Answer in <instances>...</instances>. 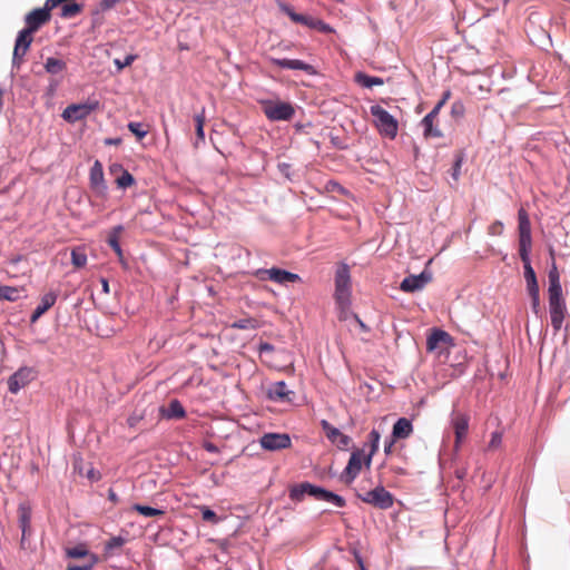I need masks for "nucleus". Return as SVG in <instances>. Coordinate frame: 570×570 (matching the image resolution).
I'll use <instances>...</instances> for the list:
<instances>
[{"label":"nucleus","instance_id":"obj_1","mask_svg":"<svg viewBox=\"0 0 570 570\" xmlns=\"http://www.w3.org/2000/svg\"><path fill=\"white\" fill-rule=\"evenodd\" d=\"M51 20V14H47V10L36 8L24 16V28H22L16 38L13 55H12V69H19L23 62L24 56L28 52L32 41L33 33H36L42 26Z\"/></svg>","mask_w":570,"mask_h":570},{"label":"nucleus","instance_id":"obj_2","mask_svg":"<svg viewBox=\"0 0 570 570\" xmlns=\"http://www.w3.org/2000/svg\"><path fill=\"white\" fill-rule=\"evenodd\" d=\"M370 112L375 118L376 127L382 135L391 139L396 137L399 124L394 116L380 105L371 106Z\"/></svg>","mask_w":570,"mask_h":570},{"label":"nucleus","instance_id":"obj_3","mask_svg":"<svg viewBox=\"0 0 570 570\" xmlns=\"http://www.w3.org/2000/svg\"><path fill=\"white\" fill-rule=\"evenodd\" d=\"M263 112L271 121H288L295 115V109L291 102L287 101H262Z\"/></svg>","mask_w":570,"mask_h":570},{"label":"nucleus","instance_id":"obj_4","mask_svg":"<svg viewBox=\"0 0 570 570\" xmlns=\"http://www.w3.org/2000/svg\"><path fill=\"white\" fill-rule=\"evenodd\" d=\"M357 498L364 503L371 504L381 510H387L394 503L393 494L383 485H377L363 494L358 493Z\"/></svg>","mask_w":570,"mask_h":570},{"label":"nucleus","instance_id":"obj_5","mask_svg":"<svg viewBox=\"0 0 570 570\" xmlns=\"http://www.w3.org/2000/svg\"><path fill=\"white\" fill-rule=\"evenodd\" d=\"M256 276L262 281L269 279L279 285L301 281V276L298 274L278 267L261 268L256 272Z\"/></svg>","mask_w":570,"mask_h":570},{"label":"nucleus","instance_id":"obj_6","mask_svg":"<svg viewBox=\"0 0 570 570\" xmlns=\"http://www.w3.org/2000/svg\"><path fill=\"white\" fill-rule=\"evenodd\" d=\"M363 450L356 449L351 453L347 465L340 474V480L345 484H351L360 474L364 463Z\"/></svg>","mask_w":570,"mask_h":570},{"label":"nucleus","instance_id":"obj_7","mask_svg":"<svg viewBox=\"0 0 570 570\" xmlns=\"http://www.w3.org/2000/svg\"><path fill=\"white\" fill-rule=\"evenodd\" d=\"M98 106V101L71 104L62 111L61 116L68 122H76L88 117Z\"/></svg>","mask_w":570,"mask_h":570},{"label":"nucleus","instance_id":"obj_8","mask_svg":"<svg viewBox=\"0 0 570 570\" xmlns=\"http://www.w3.org/2000/svg\"><path fill=\"white\" fill-rule=\"evenodd\" d=\"M89 184L94 194L99 198H106L108 195V186L105 181L104 167L99 160H96L90 168Z\"/></svg>","mask_w":570,"mask_h":570},{"label":"nucleus","instance_id":"obj_9","mask_svg":"<svg viewBox=\"0 0 570 570\" xmlns=\"http://www.w3.org/2000/svg\"><path fill=\"white\" fill-rule=\"evenodd\" d=\"M261 446L266 451H279L292 445L291 436L287 433H264L259 439Z\"/></svg>","mask_w":570,"mask_h":570},{"label":"nucleus","instance_id":"obj_10","mask_svg":"<svg viewBox=\"0 0 570 570\" xmlns=\"http://www.w3.org/2000/svg\"><path fill=\"white\" fill-rule=\"evenodd\" d=\"M334 298H351V275L346 264H342L336 269Z\"/></svg>","mask_w":570,"mask_h":570},{"label":"nucleus","instance_id":"obj_11","mask_svg":"<svg viewBox=\"0 0 570 570\" xmlns=\"http://www.w3.org/2000/svg\"><path fill=\"white\" fill-rule=\"evenodd\" d=\"M36 377V371L32 367L22 366L18 368L8 379V390L12 394H17L22 387L29 384Z\"/></svg>","mask_w":570,"mask_h":570},{"label":"nucleus","instance_id":"obj_12","mask_svg":"<svg viewBox=\"0 0 570 570\" xmlns=\"http://www.w3.org/2000/svg\"><path fill=\"white\" fill-rule=\"evenodd\" d=\"M320 424L327 440L332 444L336 445L338 450L346 451L350 448L352 443L351 436L342 433L337 428L333 426L327 420H322Z\"/></svg>","mask_w":570,"mask_h":570},{"label":"nucleus","instance_id":"obj_13","mask_svg":"<svg viewBox=\"0 0 570 570\" xmlns=\"http://www.w3.org/2000/svg\"><path fill=\"white\" fill-rule=\"evenodd\" d=\"M432 281V273L428 269L422 271L417 275H409L400 284V289L405 293H414L422 289Z\"/></svg>","mask_w":570,"mask_h":570},{"label":"nucleus","instance_id":"obj_14","mask_svg":"<svg viewBox=\"0 0 570 570\" xmlns=\"http://www.w3.org/2000/svg\"><path fill=\"white\" fill-rule=\"evenodd\" d=\"M323 487L309 483L307 481L294 484L288 490V497L292 501L301 502L304 495H309L317 500Z\"/></svg>","mask_w":570,"mask_h":570},{"label":"nucleus","instance_id":"obj_15","mask_svg":"<svg viewBox=\"0 0 570 570\" xmlns=\"http://www.w3.org/2000/svg\"><path fill=\"white\" fill-rule=\"evenodd\" d=\"M267 396L273 402L291 403L295 397V392L288 389L285 381H278L268 386Z\"/></svg>","mask_w":570,"mask_h":570},{"label":"nucleus","instance_id":"obj_16","mask_svg":"<svg viewBox=\"0 0 570 570\" xmlns=\"http://www.w3.org/2000/svg\"><path fill=\"white\" fill-rule=\"evenodd\" d=\"M548 278H549V287H548L549 303H563L564 299L562 298V286L560 283V275H559L558 268L554 263L552 264L551 268L549 269Z\"/></svg>","mask_w":570,"mask_h":570},{"label":"nucleus","instance_id":"obj_17","mask_svg":"<svg viewBox=\"0 0 570 570\" xmlns=\"http://www.w3.org/2000/svg\"><path fill=\"white\" fill-rule=\"evenodd\" d=\"M271 62L272 65L282 69L302 70L311 76L316 75V69L314 68V66L299 59L271 58Z\"/></svg>","mask_w":570,"mask_h":570},{"label":"nucleus","instance_id":"obj_18","mask_svg":"<svg viewBox=\"0 0 570 570\" xmlns=\"http://www.w3.org/2000/svg\"><path fill=\"white\" fill-rule=\"evenodd\" d=\"M279 10L285 13L293 22L301 23L309 29L316 28L317 19L308 14L297 13L292 6L285 2L278 3Z\"/></svg>","mask_w":570,"mask_h":570},{"label":"nucleus","instance_id":"obj_19","mask_svg":"<svg viewBox=\"0 0 570 570\" xmlns=\"http://www.w3.org/2000/svg\"><path fill=\"white\" fill-rule=\"evenodd\" d=\"M452 341L453 338L448 332L441 328H433L426 338V350L429 352L435 351L441 344H452Z\"/></svg>","mask_w":570,"mask_h":570},{"label":"nucleus","instance_id":"obj_20","mask_svg":"<svg viewBox=\"0 0 570 570\" xmlns=\"http://www.w3.org/2000/svg\"><path fill=\"white\" fill-rule=\"evenodd\" d=\"M58 298V294L53 291L46 293L40 301V304L35 308L30 316V323H36L49 308H51Z\"/></svg>","mask_w":570,"mask_h":570},{"label":"nucleus","instance_id":"obj_21","mask_svg":"<svg viewBox=\"0 0 570 570\" xmlns=\"http://www.w3.org/2000/svg\"><path fill=\"white\" fill-rule=\"evenodd\" d=\"M436 110L430 111L421 120V126L423 128V135L425 138L443 137L442 131L436 126H434V120L436 119Z\"/></svg>","mask_w":570,"mask_h":570},{"label":"nucleus","instance_id":"obj_22","mask_svg":"<svg viewBox=\"0 0 570 570\" xmlns=\"http://www.w3.org/2000/svg\"><path fill=\"white\" fill-rule=\"evenodd\" d=\"M567 308L566 303H549L551 325L556 332L560 331Z\"/></svg>","mask_w":570,"mask_h":570},{"label":"nucleus","instance_id":"obj_23","mask_svg":"<svg viewBox=\"0 0 570 570\" xmlns=\"http://www.w3.org/2000/svg\"><path fill=\"white\" fill-rule=\"evenodd\" d=\"M413 433L412 421L406 417H400L393 424L392 436L393 439L401 440L407 439Z\"/></svg>","mask_w":570,"mask_h":570},{"label":"nucleus","instance_id":"obj_24","mask_svg":"<svg viewBox=\"0 0 570 570\" xmlns=\"http://www.w3.org/2000/svg\"><path fill=\"white\" fill-rule=\"evenodd\" d=\"M380 440H381V433L376 429H373L368 433L367 442L364 444V446H366V445L370 446L368 453L364 456V465L366 468L371 466L373 455L379 450Z\"/></svg>","mask_w":570,"mask_h":570},{"label":"nucleus","instance_id":"obj_25","mask_svg":"<svg viewBox=\"0 0 570 570\" xmlns=\"http://www.w3.org/2000/svg\"><path fill=\"white\" fill-rule=\"evenodd\" d=\"M453 428L455 433V446L459 448L462 440L465 438L469 429V417L464 414L458 415L453 420Z\"/></svg>","mask_w":570,"mask_h":570},{"label":"nucleus","instance_id":"obj_26","mask_svg":"<svg viewBox=\"0 0 570 570\" xmlns=\"http://www.w3.org/2000/svg\"><path fill=\"white\" fill-rule=\"evenodd\" d=\"M166 419L180 420L186 416V411L179 400L174 399L169 402L168 407L163 411Z\"/></svg>","mask_w":570,"mask_h":570},{"label":"nucleus","instance_id":"obj_27","mask_svg":"<svg viewBox=\"0 0 570 570\" xmlns=\"http://www.w3.org/2000/svg\"><path fill=\"white\" fill-rule=\"evenodd\" d=\"M522 263H523V274H524V278H525V282H527V289L528 292L530 291H535V289H539V284H538V281H537V275H535V272L531 265V259L530 258H527V259H521Z\"/></svg>","mask_w":570,"mask_h":570},{"label":"nucleus","instance_id":"obj_28","mask_svg":"<svg viewBox=\"0 0 570 570\" xmlns=\"http://www.w3.org/2000/svg\"><path fill=\"white\" fill-rule=\"evenodd\" d=\"M124 230V226L122 225H117L115 226L108 237H107V243L108 245L114 249V252L116 253V255L118 256V258L121 261L122 257H124V253H122V249H121V246H120V243H119V234Z\"/></svg>","mask_w":570,"mask_h":570},{"label":"nucleus","instance_id":"obj_29","mask_svg":"<svg viewBox=\"0 0 570 570\" xmlns=\"http://www.w3.org/2000/svg\"><path fill=\"white\" fill-rule=\"evenodd\" d=\"M337 311H338V320L347 322L348 320H354V315H356L352 309V301L351 298H338L335 299Z\"/></svg>","mask_w":570,"mask_h":570},{"label":"nucleus","instance_id":"obj_30","mask_svg":"<svg viewBox=\"0 0 570 570\" xmlns=\"http://www.w3.org/2000/svg\"><path fill=\"white\" fill-rule=\"evenodd\" d=\"M354 80L357 85L368 89L373 88L374 86H382L384 83L382 78L370 76L362 71L355 73Z\"/></svg>","mask_w":570,"mask_h":570},{"label":"nucleus","instance_id":"obj_31","mask_svg":"<svg viewBox=\"0 0 570 570\" xmlns=\"http://www.w3.org/2000/svg\"><path fill=\"white\" fill-rule=\"evenodd\" d=\"M317 500L331 503L337 508H344L346 505V500L342 495L334 493L325 488H322Z\"/></svg>","mask_w":570,"mask_h":570},{"label":"nucleus","instance_id":"obj_32","mask_svg":"<svg viewBox=\"0 0 570 570\" xmlns=\"http://www.w3.org/2000/svg\"><path fill=\"white\" fill-rule=\"evenodd\" d=\"M22 289L8 285H0V301L16 302L22 297Z\"/></svg>","mask_w":570,"mask_h":570},{"label":"nucleus","instance_id":"obj_33","mask_svg":"<svg viewBox=\"0 0 570 570\" xmlns=\"http://www.w3.org/2000/svg\"><path fill=\"white\" fill-rule=\"evenodd\" d=\"M18 523L20 530L31 529V509L30 507L21 503L18 507Z\"/></svg>","mask_w":570,"mask_h":570},{"label":"nucleus","instance_id":"obj_34","mask_svg":"<svg viewBox=\"0 0 570 570\" xmlns=\"http://www.w3.org/2000/svg\"><path fill=\"white\" fill-rule=\"evenodd\" d=\"M83 10L82 3L69 2L61 6L60 17L62 19H70L79 14Z\"/></svg>","mask_w":570,"mask_h":570},{"label":"nucleus","instance_id":"obj_35","mask_svg":"<svg viewBox=\"0 0 570 570\" xmlns=\"http://www.w3.org/2000/svg\"><path fill=\"white\" fill-rule=\"evenodd\" d=\"M66 68H67L66 62L63 60L55 58V57L47 58V60L45 62V69L50 75L60 73Z\"/></svg>","mask_w":570,"mask_h":570},{"label":"nucleus","instance_id":"obj_36","mask_svg":"<svg viewBox=\"0 0 570 570\" xmlns=\"http://www.w3.org/2000/svg\"><path fill=\"white\" fill-rule=\"evenodd\" d=\"M131 509L146 518L158 517V515L165 514V511L163 509L153 508V507L144 505L140 503H135L131 507Z\"/></svg>","mask_w":570,"mask_h":570},{"label":"nucleus","instance_id":"obj_37","mask_svg":"<svg viewBox=\"0 0 570 570\" xmlns=\"http://www.w3.org/2000/svg\"><path fill=\"white\" fill-rule=\"evenodd\" d=\"M126 541H127L126 538H124L121 535H116V537L110 538L105 543V548H104L105 554L108 557L114 556L115 550L120 549L126 543Z\"/></svg>","mask_w":570,"mask_h":570},{"label":"nucleus","instance_id":"obj_38","mask_svg":"<svg viewBox=\"0 0 570 570\" xmlns=\"http://www.w3.org/2000/svg\"><path fill=\"white\" fill-rule=\"evenodd\" d=\"M531 244V235H519V255L521 259L530 258Z\"/></svg>","mask_w":570,"mask_h":570},{"label":"nucleus","instance_id":"obj_39","mask_svg":"<svg viewBox=\"0 0 570 570\" xmlns=\"http://www.w3.org/2000/svg\"><path fill=\"white\" fill-rule=\"evenodd\" d=\"M519 218V235H531V224L527 212L521 208L518 213Z\"/></svg>","mask_w":570,"mask_h":570},{"label":"nucleus","instance_id":"obj_40","mask_svg":"<svg viewBox=\"0 0 570 570\" xmlns=\"http://www.w3.org/2000/svg\"><path fill=\"white\" fill-rule=\"evenodd\" d=\"M127 128L138 140L144 139L148 135V129L142 122L129 121Z\"/></svg>","mask_w":570,"mask_h":570},{"label":"nucleus","instance_id":"obj_41","mask_svg":"<svg viewBox=\"0 0 570 570\" xmlns=\"http://www.w3.org/2000/svg\"><path fill=\"white\" fill-rule=\"evenodd\" d=\"M67 557L72 559H80L88 557L90 559V552L83 544H77L72 548L67 549Z\"/></svg>","mask_w":570,"mask_h":570},{"label":"nucleus","instance_id":"obj_42","mask_svg":"<svg viewBox=\"0 0 570 570\" xmlns=\"http://www.w3.org/2000/svg\"><path fill=\"white\" fill-rule=\"evenodd\" d=\"M135 183V177L128 170H122L121 175L116 179L117 187L120 189H126Z\"/></svg>","mask_w":570,"mask_h":570},{"label":"nucleus","instance_id":"obj_43","mask_svg":"<svg viewBox=\"0 0 570 570\" xmlns=\"http://www.w3.org/2000/svg\"><path fill=\"white\" fill-rule=\"evenodd\" d=\"M195 121H196V136H197V141L195 142V146H197L198 141H202V142L205 141V131H204L205 116H204V110L200 114H197L195 116Z\"/></svg>","mask_w":570,"mask_h":570},{"label":"nucleus","instance_id":"obj_44","mask_svg":"<svg viewBox=\"0 0 570 570\" xmlns=\"http://www.w3.org/2000/svg\"><path fill=\"white\" fill-rule=\"evenodd\" d=\"M232 327L237 330H255L257 321L252 317L239 318L232 324Z\"/></svg>","mask_w":570,"mask_h":570},{"label":"nucleus","instance_id":"obj_45","mask_svg":"<svg viewBox=\"0 0 570 570\" xmlns=\"http://www.w3.org/2000/svg\"><path fill=\"white\" fill-rule=\"evenodd\" d=\"M531 298V309L537 316L542 315V309L540 306V289L528 292Z\"/></svg>","mask_w":570,"mask_h":570},{"label":"nucleus","instance_id":"obj_46","mask_svg":"<svg viewBox=\"0 0 570 570\" xmlns=\"http://www.w3.org/2000/svg\"><path fill=\"white\" fill-rule=\"evenodd\" d=\"M465 114V106L462 100H455L451 105V116L454 120H461Z\"/></svg>","mask_w":570,"mask_h":570},{"label":"nucleus","instance_id":"obj_47","mask_svg":"<svg viewBox=\"0 0 570 570\" xmlns=\"http://www.w3.org/2000/svg\"><path fill=\"white\" fill-rule=\"evenodd\" d=\"M71 263L76 267H83L87 264V255L83 252L73 249L71 252Z\"/></svg>","mask_w":570,"mask_h":570},{"label":"nucleus","instance_id":"obj_48","mask_svg":"<svg viewBox=\"0 0 570 570\" xmlns=\"http://www.w3.org/2000/svg\"><path fill=\"white\" fill-rule=\"evenodd\" d=\"M136 59V55H127L124 59L116 58L114 60V65L116 66L117 71H121L126 67L130 66Z\"/></svg>","mask_w":570,"mask_h":570},{"label":"nucleus","instance_id":"obj_49","mask_svg":"<svg viewBox=\"0 0 570 570\" xmlns=\"http://www.w3.org/2000/svg\"><path fill=\"white\" fill-rule=\"evenodd\" d=\"M200 513L204 521L212 522L214 524L218 523L219 521L216 512L208 507H202Z\"/></svg>","mask_w":570,"mask_h":570},{"label":"nucleus","instance_id":"obj_50","mask_svg":"<svg viewBox=\"0 0 570 570\" xmlns=\"http://www.w3.org/2000/svg\"><path fill=\"white\" fill-rule=\"evenodd\" d=\"M462 164H463V156L459 154L455 156L454 163L451 168V176L455 181L459 180V178H460Z\"/></svg>","mask_w":570,"mask_h":570},{"label":"nucleus","instance_id":"obj_51","mask_svg":"<svg viewBox=\"0 0 570 570\" xmlns=\"http://www.w3.org/2000/svg\"><path fill=\"white\" fill-rule=\"evenodd\" d=\"M99 558L97 554H90V560L83 566H68L67 570H92L94 566L98 562Z\"/></svg>","mask_w":570,"mask_h":570},{"label":"nucleus","instance_id":"obj_52","mask_svg":"<svg viewBox=\"0 0 570 570\" xmlns=\"http://www.w3.org/2000/svg\"><path fill=\"white\" fill-rule=\"evenodd\" d=\"M502 444V433L499 431H494L491 433V439L488 444L490 450L497 449Z\"/></svg>","mask_w":570,"mask_h":570},{"label":"nucleus","instance_id":"obj_53","mask_svg":"<svg viewBox=\"0 0 570 570\" xmlns=\"http://www.w3.org/2000/svg\"><path fill=\"white\" fill-rule=\"evenodd\" d=\"M451 97V91L450 90H445L443 91L442 94V97L441 99L439 100V102L432 108L431 111H435L436 110V116H439L440 114V110L442 109V107L445 105V102L450 99Z\"/></svg>","mask_w":570,"mask_h":570},{"label":"nucleus","instance_id":"obj_54","mask_svg":"<svg viewBox=\"0 0 570 570\" xmlns=\"http://www.w3.org/2000/svg\"><path fill=\"white\" fill-rule=\"evenodd\" d=\"M257 351H258L259 355L263 356L265 354L273 353L275 351V347L273 344H271L268 342H261L257 347Z\"/></svg>","mask_w":570,"mask_h":570},{"label":"nucleus","instance_id":"obj_55","mask_svg":"<svg viewBox=\"0 0 570 570\" xmlns=\"http://www.w3.org/2000/svg\"><path fill=\"white\" fill-rule=\"evenodd\" d=\"M315 30H318V31H321L323 33H332V32H334V28L332 26H330L328 23L324 22L321 19H317Z\"/></svg>","mask_w":570,"mask_h":570},{"label":"nucleus","instance_id":"obj_56","mask_svg":"<svg viewBox=\"0 0 570 570\" xmlns=\"http://www.w3.org/2000/svg\"><path fill=\"white\" fill-rule=\"evenodd\" d=\"M60 4H62L60 0H46L41 9L47 10V14H51V11Z\"/></svg>","mask_w":570,"mask_h":570},{"label":"nucleus","instance_id":"obj_57","mask_svg":"<svg viewBox=\"0 0 570 570\" xmlns=\"http://www.w3.org/2000/svg\"><path fill=\"white\" fill-rule=\"evenodd\" d=\"M503 230V224L499 220L494 222L489 226V234L490 235H500Z\"/></svg>","mask_w":570,"mask_h":570},{"label":"nucleus","instance_id":"obj_58","mask_svg":"<svg viewBox=\"0 0 570 570\" xmlns=\"http://www.w3.org/2000/svg\"><path fill=\"white\" fill-rule=\"evenodd\" d=\"M58 86H59V81L56 79H51L47 87V96H49V97L55 96Z\"/></svg>","mask_w":570,"mask_h":570},{"label":"nucleus","instance_id":"obj_59","mask_svg":"<svg viewBox=\"0 0 570 570\" xmlns=\"http://www.w3.org/2000/svg\"><path fill=\"white\" fill-rule=\"evenodd\" d=\"M395 441H396V439H393V436H392V435L390 436V439H389V440L386 439V440L384 441V453H385L386 455L391 454V452H392V448H393V445H394Z\"/></svg>","mask_w":570,"mask_h":570},{"label":"nucleus","instance_id":"obj_60","mask_svg":"<svg viewBox=\"0 0 570 570\" xmlns=\"http://www.w3.org/2000/svg\"><path fill=\"white\" fill-rule=\"evenodd\" d=\"M203 446L209 453H219L218 446L212 442H205Z\"/></svg>","mask_w":570,"mask_h":570},{"label":"nucleus","instance_id":"obj_61","mask_svg":"<svg viewBox=\"0 0 570 570\" xmlns=\"http://www.w3.org/2000/svg\"><path fill=\"white\" fill-rule=\"evenodd\" d=\"M353 321L360 326L362 332H370V327L358 317V315H354Z\"/></svg>","mask_w":570,"mask_h":570},{"label":"nucleus","instance_id":"obj_62","mask_svg":"<svg viewBox=\"0 0 570 570\" xmlns=\"http://www.w3.org/2000/svg\"><path fill=\"white\" fill-rule=\"evenodd\" d=\"M278 168H279L282 174H284L286 177H289V169H291V165L289 164L281 163V164H278Z\"/></svg>","mask_w":570,"mask_h":570},{"label":"nucleus","instance_id":"obj_63","mask_svg":"<svg viewBox=\"0 0 570 570\" xmlns=\"http://www.w3.org/2000/svg\"><path fill=\"white\" fill-rule=\"evenodd\" d=\"M141 417L138 416V415H130L127 420V423L130 428H134L140 420Z\"/></svg>","mask_w":570,"mask_h":570},{"label":"nucleus","instance_id":"obj_64","mask_svg":"<svg viewBox=\"0 0 570 570\" xmlns=\"http://www.w3.org/2000/svg\"><path fill=\"white\" fill-rule=\"evenodd\" d=\"M108 500L112 503H117L119 501L118 494L112 489L108 490Z\"/></svg>","mask_w":570,"mask_h":570}]
</instances>
